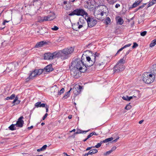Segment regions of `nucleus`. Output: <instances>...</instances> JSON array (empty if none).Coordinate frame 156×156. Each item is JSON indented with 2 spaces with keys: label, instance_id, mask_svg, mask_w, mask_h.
I'll return each mask as SVG.
<instances>
[{
  "label": "nucleus",
  "instance_id": "nucleus-57",
  "mask_svg": "<svg viewBox=\"0 0 156 156\" xmlns=\"http://www.w3.org/2000/svg\"><path fill=\"white\" fill-rule=\"evenodd\" d=\"M123 49V48L122 47V48H121L119 49L118 50V51H117V52L116 53L115 55H115H117V54H118L119 52H120V51H122Z\"/></svg>",
  "mask_w": 156,
  "mask_h": 156
},
{
  "label": "nucleus",
  "instance_id": "nucleus-20",
  "mask_svg": "<svg viewBox=\"0 0 156 156\" xmlns=\"http://www.w3.org/2000/svg\"><path fill=\"white\" fill-rule=\"evenodd\" d=\"M116 18H117V19L118 18V19L116 20L117 23L120 25H122L124 22L120 16H118Z\"/></svg>",
  "mask_w": 156,
  "mask_h": 156
},
{
  "label": "nucleus",
  "instance_id": "nucleus-49",
  "mask_svg": "<svg viewBox=\"0 0 156 156\" xmlns=\"http://www.w3.org/2000/svg\"><path fill=\"white\" fill-rule=\"evenodd\" d=\"M101 146V144L100 143H98L95 146H93V147H96L97 148H98L99 147H100Z\"/></svg>",
  "mask_w": 156,
  "mask_h": 156
},
{
  "label": "nucleus",
  "instance_id": "nucleus-7",
  "mask_svg": "<svg viewBox=\"0 0 156 156\" xmlns=\"http://www.w3.org/2000/svg\"><path fill=\"white\" fill-rule=\"evenodd\" d=\"M86 56V63L85 64L86 66L90 67L92 66L94 64V65L95 61L94 60L91 59L90 57H88V55L86 54L84 55Z\"/></svg>",
  "mask_w": 156,
  "mask_h": 156
},
{
  "label": "nucleus",
  "instance_id": "nucleus-51",
  "mask_svg": "<svg viewBox=\"0 0 156 156\" xmlns=\"http://www.w3.org/2000/svg\"><path fill=\"white\" fill-rule=\"evenodd\" d=\"M48 115L47 113H46L43 116V117H42V119L41 120V121H42L43 120H44L47 117V116Z\"/></svg>",
  "mask_w": 156,
  "mask_h": 156
},
{
  "label": "nucleus",
  "instance_id": "nucleus-3",
  "mask_svg": "<svg viewBox=\"0 0 156 156\" xmlns=\"http://www.w3.org/2000/svg\"><path fill=\"white\" fill-rule=\"evenodd\" d=\"M74 51L72 47H68L61 50L62 55V59L65 60L68 58Z\"/></svg>",
  "mask_w": 156,
  "mask_h": 156
},
{
  "label": "nucleus",
  "instance_id": "nucleus-13",
  "mask_svg": "<svg viewBox=\"0 0 156 156\" xmlns=\"http://www.w3.org/2000/svg\"><path fill=\"white\" fill-rule=\"evenodd\" d=\"M102 8L103 9H105V11H104V10H102V9L100 10V15H101V16H103L104 13H105L106 15H107L108 13V8L105 5L102 6Z\"/></svg>",
  "mask_w": 156,
  "mask_h": 156
},
{
  "label": "nucleus",
  "instance_id": "nucleus-58",
  "mask_svg": "<svg viewBox=\"0 0 156 156\" xmlns=\"http://www.w3.org/2000/svg\"><path fill=\"white\" fill-rule=\"evenodd\" d=\"M44 107H45V108H46V112H48V108H49V106L47 105V104L45 105V106Z\"/></svg>",
  "mask_w": 156,
  "mask_h": 156
},
{
  "label": "nucleus",
  "instance_id": "nucleus-31",
  "mask_svg": "<svg viewBox=\"0 0 156 156\" xmlns=\"http://www.w3.org/2000/svg\"><path fill=\"white\" fill-rule=\"evenodd\" d=\"M78 25L77 24H76L74 23L73 24L72 26V28L74 30H76V31H78Z\"/></svg>",
  "mask_w": 156,
  "mask_h": 156
},
{
  "label": "nucleus",
  "instance_id": "nucleus-53",
  "mask_svg": "<svg viewBox=\"0 0 156 156\" xmlns=\"http://www.w3.org/2000/svg\"><path fill=\"white\" fill-rule=\"evenodd\" d=\"M77 24L78 25V30H79V29H80L82 27H83V26H84L83 25H82V24H78V23H77Z\"/></svg>",
  "mask_w": 156,
  "mask_h": 156
},
{
  "label": "nucleus",
  "instance_id": "nucleus-62",
  "mask_svg": "<svg viewBox=\"0 0 156 156\" xmlns=\"http://www.w3.org/2000/svg\"><path fill=\"white\" fill-rule=\"evenodd\" d=\"M116 148V147L115 146H114L113 147L111 150V151H112V152L113 151H115Z\"/></svg>",
  "mask_w": 156,
  "mask_h": 156
},
{
  "label": "nucleus",
  "instance_id": "nucleus-42",
  "mask_svg": "<svg viewBox=\"0 0 156 156\" xmlns=\"http://www.w3.org/2000/svg\"><path fill=\"white\" fill-rule=\"evenodd\" d=\"M147 32L146 31H144L140 33V35L142 36H145L147 34Z\"/></svg>",
  "mask_w": 156,
  "mask_h": 156
},
{
  "label": "nucleus",
  "instance_id": "nucleus-22",
  "mask_svg": "<svg viewBox=\"0 0 156 156\" xmlns=\"http://www.w3.org/2000/svg\"><path fill=\"white\" fill-rule=\"evenodd\" d=\"M44 69H35L34 70V71L35 72L36 75H39L41 74V73L43 72Z\"/></svg>",
  "mask_w": 156,
  "mask_h": 156
},
{
  "label": "nucleus",
  "instance_id": "nucleus-44",
  "mask_svg": "<svg viewBox=\"0 0 156 156\" xmlns=\"http://www.w3.org/2000/svg\"><path fill=\"white\" fill-rule=\"evenodd\" d=\"M14 98L15 99L12 102V103L14 104L13 105H15V103L17 101L18 99V98L17 96L16 97H15Z\"/></svg>",
  "mask_w": 156,
  "mask_h": 156
},
{
  "label": "nucleus",
  "instance_id": "nucleus-6",
  "mask_svg": "<svg viewBox=\"0 0 156 156\" xmlns=\"http://www.w3.org/2000/svg\"><path fill=\"white\" fill-rule=\"evenodd\" d=\"M69 68L71 69L70 70L71 75L73 76L75 78H78L80 76V73H82L80 70L75 68L73 67L69 66Z\"/></svg>",
  "mask_w": 156,
  "mask_h": 156
},
{
  "label": "nucleus",
  "instance_id": "nucleus-18",
  "mask_svg": "<svg viewBox=\"0 0 156 156\" xmlns=\"http://www.w3.org/2000/svg\"><path fill=\"white\" fill-rule=\"evenodd\" d=\"M46 105V104L41 103V102H38L35 104V106L37 108L39 107H44Z\"/></svg>",
  "mask_w": 156,
  "mask_h": 156
},
{
  "label": "nucleus",
  "instance_id": "nucleus-54",
  "mask_svg": "<svg viewBox=\"0 0 156 156\" xmlns=\"http://www.w3.org/2000/svg\"><path fill=\"white\" fill-rule=\"evenodd\" d=\"M131 45V44H126L123 47H122L124 49L125 48H126L127 47H129Z\"/></svg>",
  "mask_w": 156,
  "mask_h": 156
},
{
  "label": "nucleus",
  "instance_id": "nucleus-39",
  "mask_svg": "<svg viewBox=\"0 0 156 156\" xmlns=\"http://www.w3.org/2000/svg\"><path fill=\"white\" fill-rule=\"evenodd\" d=\"M113 139V138L112 137L108 138L105 140V143H107L109 141L112 140Z\"/></svg>",
  "mask_w": 156,
  "mask_h": 156
},
{
  "label": "nucleus",
  "instance_id": "nucleus-12",
  "mask_svg": "<svg viewBox=\"0 0 156 156\" xmlns=\"http://www.w3.org/2000/svg\"><path fill=\"white\" fill-rule=\"evenodd\" d=\"M53 59L59 57H61L62 59V55L61 50L59 51L58 52H55L52 53Z\"/></svg>",
  "mask_w": 156,
  "mask_h": 156
},
{
  "label": "nucleus",
  "instance_id": "nucleus-27",
  "mask_svg": "<svg viewBox=\"0 0 156 156\" xmlns=\"http://www.w3.org/2000/svg\"><path fill=\"white\" fill-rule=\"evenodd\" d=\"M100 11L99 10H95L94 11V15L95 16V17L97 19L99 20V18H98V16L100 15Z\"/></svg>",
  "mask_w": 156,
  "mask_h": 156
},
{
  "label": "nucleus",
  "instance_id": "nucleus-34",
  "mask_svg": "<svg viewBox=\"0 0 156 156\" xmlns=\"http://www.w3.org/2000/svg\"><path fill=\"white\" fill-rule=\"evenodd\" d=\"M105 21L106 24L108 25L111 23V19L109 17H107Z\"/></svg>",
  "mask_w": 156,
  "mask_h": 156
},
{
  "label": "nucleus",
  "instance_id": "nucleus-24",
  "mask_svg": "<svg viewBox=\"0 0 156 156\" xmlns=\"http://www.w3.org/2000/svg\"><path fill=\"white\" fill-rule=\"evenodd\" d=\"M72 89V88L71 87L70 88V90L65 93V95L62 98V99H66L68 97H69V96L70 92L71 90Z\"/></svg>",
  "mask_w": 156,
  "mask_h": 156
},
{
  "label": "nucleus",
  "instance_id": "nucleus-25",
  "mask_svg": "<svg viewBox=\"0 0 156 156\" xmlns=\"http://www.w3.org/2000/svg\"><path fill=\"white\" fill-rule=\"evenodd\" d=\"M137 92L138 94V96L137 97L138 98H139L140 97V96L139 94L140 91L139 90H138L137 91ZM133 97L136 98L137 97V96H135V95H133L132 96L128 97V96H127V98L128 101H130V100L131 99H132Z\"/></svg>",
  "mask_w": 156,
  "mask_h": 156
},
{
  "label": "nucleus",
  "instance_id": "nucleus-63",
  "mask_svg": "<svg viewBox=\"0 0 156 156\" xmlns=\"http://www.w3.org/2000/svg\"><path fill=\"white\" fill-rule=\"evenodd\" d=\"M131 51V50L130 49H129L127 51H126V54L125 55V56H126L127 55H128V54H129V52H130V51Z\"/></svg>",
  "mask_w": 156,
  "mask_h": 156
},
{
  "label": "nucleus",
  "instance_id": "nucleus-37",
  "mask_svg": "<svg viewBox=\"0 0 156 156\" xmlns=\"http://www.w3.org/2000/svg\"><path fill=\"white\" fill-rule=\"evenodd\" d=\"M156 44V43L155 41L154 40L152 41L150 44V47H153L155 46V45Z\"/></svg>",
  "mask_w": 156,
  "mask_h": 156
},
{
  "label": "nucleus",
  "instance_id": "nucleus-45",
  "mask_svg": "<svg viewBox=\"0 0 156 156\" xmlns=\"http://www.w3.org/2000/svg\"><path fill=\"white\" fill-rule=\"evenodd\" d=\"M147 4V3L144 4L140 6L138 8H137V10H139L143 8H144L145 5Z\"/></svg>",
  "mask_w": 156,
  "mask_h": 156
},
{
  "label": "nucleus",
  "instance_id": "nucleus-40",
  "mask_svg": "<svg viewBox=\"0 0 156 156\" xmlns=\"http://www.w3.org/2000/svg\"><path fill=\"white\" fill-rule=\"evenodd\" d=\"M78 129V130L79 132V133H86L90 130V129H89V130H87V131H83V130H80V129Z\"/></svg>",
  "mask_w": 156,
  "mask_h": 156
},
{
  "label": "nucleus",
  "instance_id": "nucleus-26",
  "mask_svg": "<svg viewBox=\"0 0 156 156\" xmlns=\"http://www.w3.org/2000/svg\"><path fill=\"white\" fill-rule=\"evenodd\" d=\"M98 151V150L97 149H94L90 150L87 153L89 155H92L97 153Z\"/></svg>",
  "mask_w": 156,
  "mask_h": 156
},
{
  "label": "nucleus",
  "instance_id": "nucleus-35",
  "mask_svg": "<svg viewBox=\"0 0 156 156\" xmlns=\"http://www.w3.org/2000/svg\"><path fill=\"white\" fill-rule=\"evenodd\" d=\"M125 61L124 60L123 58L121 59L118 62L117 64H119L120 65H121L122 64H124L125 62Z\"/></svg>",
  "mask_w": 156,
  "mask_h": 156
},
{
  "label": "nucleus",
  "instance_id": "nucleus-55",
  "mask_svg": "<svg viewBox=\"0 0 156 156\" xmlns=\"http://www.w3.org/2000/svg\"><path fill=\"white\" fill-rule=\"evenodd\" d=\"M131 45V44H126L123 47H122L124 49L125 48H126L127 47H129Z\"/></svg>",
  "mask_w": 156,
  "mask_h": 156
},
{
  "label": "nucleus",
  "instance_id": "nucleus-60",
  "mask_svg": "<svg viewBox=\"0 0 156 156\" xmlns=\"http://www.w3.org/2000/svg\"><path fill=\"white\" fill-rule=\"evenodd\" d=\"M119 137H118L115 139L112 140L111 142L113 143V142H115L117 141V140L119 139Z\"/></svg>",
  "mask_w": 156,
  "mask_h": 156
},
{
  "label": "nucleus",
  "instance_id": "nucleus-14",
  "mask_svg": "<svg viewBox=\"0 0 156 156\" xmlns=\"http://www.w3.org/2000/svg\"><path fill=\"white\" fill-rule=\"evenodd\" d=\"M44 58L45 59L50 60L53 59L52 53L48 52L44 55Z\"/></svg>",
  "mask_w": 156,
  "mask_h": 156
},
{
  "label": "nucleus",
  "instance_id": "nucleus-8",
  "mask_svg": "<svg viewBox=\"0 0 156 156\" xmlns=\"http://www.w3.org/2000/svg\"><path fill=\"white\" fill-rule=\"evenodd\" d=\"M125 68L123 65L117 64L113 68L114 73H118L123 71Z\"/></svg>",
  "mask_w": 156,
  "mask_h": 156
},
{
  "label": "nucleus",
  "instance_id": "nucleus-43",
  "mask_svg": "<svg viewBox=\"0 0 156 156\" xmlns=\"http://www.w3.org/2000/svg\"><path fill=\"white\" fill-rule=\"evenodd\" d=\"M155 4L154 2L152 1H151L148 4V6L147 8L152 6L153 5Z\"/></svg>",
  "mask_w": 156,
  "mask_h": 156
},
{
  "label": "nucleus",
  "instance_id": "nucleus-56",
  "mask_svg": "<svg viewBox=\"0 0 156 156\" xmlns=\"http://www.w3.org/2000/svg\"><path fill=\"white\" fill-rule=\"evenodd\" d=\"M94 65H95V66H100L101 65V64L100 63H98V62H97V61H96L95 64H94Z\"/></svg>",
  "mask_w": 156,
  "mask_h": 156
},
{
  "label": "nucleus",
  "instance_id": "nucleus-1",
  "mask_svg": "<svg viewBox=\"0 0 156 156\" xmlns=\"http://www.w3.org/2000/svg\"><path fill=\"white\" fill-rule=\"evenodd\" d=\"M85 64L80 59L76 58L71 63V67H73L80 70L82 73H84L87 70Z\"/></svg>",
  "mask_w": 156,
  "mask_h": 156
},
{
  "label": "nucleus",
  "instance_id": "nucleus-50",
  "mask_svg": "<svg viewBox=\"0 0 156 156\" xmlns=\"http://www.w3.org/2000/svg\"><path fill=\"white\" fill-rule=\"evenodd\" d=\"M90 1V2H88V1H87L86 2V3H87V5H88V6H89V3H90L91 4V5H93L92 3V2H93L94 1H92V0H89V1Z\"/></svg>",
  "mask_w": 156,
  "mask_h": 156
},
{
  "label": "nucleus",
  "instance_id": "nucleus-46",
  "mask_svg": "<svg viewBox=\"0 0 156 156\" xmlns=\"http://www.w3.org/2000/svg\"><path fill=\"white\" fill-rule=\"evenodd\" d=\"M112 152V151H111V150L106 152L104 154L105 155H107L110 154V153H111Z\"/></svg>",
  "mask_w": 156,
  "mask_h": 156
},
{
  "label": "nucleus",
  "instance_id": "nucleus-61",
  "mask_svg": "<svg viewBox=\"0 0 156 156\" xmlns=\"http://www.w3.org/2000/svg\"><path fill=\"white\" fill-rule=\"evenodd\" d=\"M78 90L79 91V92H80L81 91V90L82 89V87L81 86L79 85L78 88L77 87V89H78Z\"/></svg>",
  "mask_w": 156,
  "mask_h": 156
},
{
  "label": "nucleus",
  "instance_id": "nucleus-30",
  "mask_svg": "<svg viewBox=\"0 0 156 156\" xmlns=\"http://www.w3.org/2000/svg\"><path fill=\"white\" fill-rule=\"evenodd\" d=\"M73 93L75 95H77L79 94L80 92L76 87H73Z\"/></svg>",
  "mask_w": 156,
  "mask_h": 156
},
{
  "label": "nucleus",
  "instance_id": "nucleus-28",
  "mask_svg": "<svg viewBox=\"0 0 156 156\" xmlns=\"http://www.w3.org/2000/svg\"><path fill=\"white\" fill-rule=\"evenodd\" d=\"M16 124H12L9 127V129L11 130H14L16 129V128L15 127Z\"/></svg>",
  "mask_w": 156,
  "mask_h": 156
},
{
  "label": "nucleus",
  "instance_id": "nucleus-5",
  "mask_svg": "<svg viewBox=\"0 0 156 156\" xmlns=\"http://www.w3.org/2000/svg\"><path fill=\"white\" fill-rule=\"evenodd\" d=\"M85 20L87 23L88 27L91 28L95 26L97 23V21L93 17H90L88 15L85 16Z\"/></svg>",
  "mask_w": 156,
  "mask_h": 156
},
{
  "label": "nucleus",
  "instance_id": "nucleus-19",
  "mask_svg": "<svg viewBox=\"0 0 156 156\" xmlns=\"http://www.w3.org/2000/svg\"><path fill=\"white\" fill-rule=\"evenodd\" d=\"M142 0H141L139 2L137 1H136L130 7H129V9H132L133 8H135L138 6L141 2Z\"/></svg>",
  "mask_w": 156,
  "mask_h": 156
},
{
  "label": "nucleus",
  "instance_id": "nucleus-29",
  "mask_svg": "<svg viewBox=\"0 0 156 156\" xmlns=\"http://www.w3.org/2000/svg\"><path fill=\"white\" fill-rule=\"evenodd\" d=\"M15 95L14 94H12L10 97H7L5 98V100H12L15 97Z\"/></svg>",
  "mask_w": 156,
  "mask_h": 156
},
{
  "label": "nucleus",
  "instance_id": "nucleus-9",
  "mask_svg": "<svg viewBox=\"0 0 156 156\" xmlns=\"http://www.w3.org/2000/svg\"><path fill=\"white\" fill-rule=\"evenodd\" d=\"M23 116H20L17 120L16 124V126L17 127H22L24 124V121L23 120Z\"/></svg>",
  "mask_w": 156,
  "mask_h": 156
},
{
  "label": "nucleus",
  "instance_id": "nucleus-10",
  "mask_svg": "<svg viewBox=\"0 0 156 156\" xmlns=\"http://www.w3.org/2000/svg\"><path fill=\"white\" fill-rule=\"evenodd\" d=\"M35 72L34 70L30 72V73L29 74V76L25 79L26 82H27L30 80L33 79L34 77L37 76V75H36Z\"/></svg>",
  "mask_w": 156,
  "mask_h": 156
},
{
  "label": "nucleus",
  "instance_id": "nucleus-23",
  "mask_svg": "<svg viewBox=\"0 0 156 156\" xmlns=\"http://www.w3.org/2000/svg\"><path fill=\"white\" fill-rule=\"evenodd\" d=\"M48 18L49 20H52L55 18V14L54 12L52 13V15H49L48 16Z\"/></svg>",
  "mask_w": 156,
  "mask_h": 156
},
{
  "label": "nucleus",
  "instance_id": "nucleus-38",
  "mask_svg": "<svg viewBox=\"0 0 156 156\" xmlns=\"http://www.w3.org/2000/svg\"><path fill=\"white\" fill-rule=\"evenodd\" d=\"M107 1L108 3L110 4L113 5L116 2L117 0H108V1Z\"/></svg>",
  "mask_w": 156,
  "mask_h": 156
},
{
  "label": "nucleus",
  "instance_id": "nucleus-16",
  "mask_svg": "<svg viewBox=\"0 0 156 156\" xmlns=\"http://www.w3.org/2000/svg\"><path fill=\"white\" fill-rule=\"evenodd\" d=\"M48 43V42H46L45 41H42L37 43L35 45V47L36 48L41 47L44 45L47 44Z\"/></svg>",
  "mask_w": 156,
  "mask_h": 156
},
{
  "label": "nucleus",
  "instance_id": "nucleus-41",
  "mask_svg": "<svg viewBox=\"0 0 156 156\" xmlns=\"http://www.w3.org/2000/svg\"><path fill=\"white\" fill-rule=\"evenodd\" d=\"M131 108V105L129 104H127L126 106L125 107V108L126 110H129Z\"/></svg>",
  "mask_w": 156,
  "mask_h": 156
},
{
  "label": "nucleus",
  "instance_id": "nucleus-48",
  "mask_svg": "<svg viewBox=\"0 0 156 156\" xmlns=\"http://www.w3.org/2000/svg\"><path fill=\"white\" fill-rule=\"evenodd\" d=\"M94 55L95 56L96 58H97V57H99L100 55V53H98L97 52H96L95 53H94Z\"/></svg>",
  "mask_w": 156,
  "mask_h": 156
},
{
  "label": "nucleus",
  "instance_id": "nucleus-17",
  "mask_svg": "<svg viewBox=\"0 0 156 156\" xmlns=\"http://www.w3.org/2000/svg\"><path fill=\"white\" fill-rule=\"evenodd\" d=\"M44 70H45L46 72H50L54 70V69L52 67V65L49 64L45 66Z\"/></svg>",
  "mask_w": 156,
  "mask_h": 156
},
{
  "label": "nucleus",
  "instance_id": "nucleus-52",
  "mask_svg": "<svg viewBox=\"0 0 156 156\" xmlns=\"http://www.w3.org/2000/svg\"><path fill=\"white\" fill-rule=\"evenodd\" d=\"M58 29V28L56 26H54V27L51 28V29L53 30H57Z\"/></svg>",
  "mask_w": 156,
  "mask_h": 156
},
{
  "label": "nucleus",
  "instance_id": "nucleus-36",
  "mask_svg": "<svg viewBox=\"0 0 156 156\" xmlns=\"http://www.w3.org/2000/svg\"><path fill=\"white\" fill-rule=\"evenodd\" d=\"M65 90L64 88H62L59 91H58V95H61L62 94L64 93Z\"/></svg>",
  "mask_w": 156,
  "mask_h": 156
},
{
  "label": "nucleus",
  "instance_id": "nucleus-21",
  "mask_svg": "<svg viewBox=\"0 0 156 156\" xmlns=\"http://www.w3.org/2000/svg\"><path fill=\"white\" fill-rule=\"evenodd\" d=\"M84 19L85 18L83 17L80 18L77 23L84 25L85 24Z\"/></svg>",
  "mask_w": 156,
  "mask_h": 156
},
{
  "label": "nucleus",
  "instance_id": "nucleus-59",
  "mask_svg": "<svg viewBox=\"0 0 156 156\" xmlns=\"http://www.w3.org/2000/svg\"><path fill=\"white\" fill-rule=\"evenodd\" d=\"M47 147V145H44L43 146V147H42V148H43V150L44 151L46 149Z\"/></svg>",
  "mask_w": 156,
  "mask_h": 156
},
{
  "label": "nucleus",
  "instance_id": "nucleus-2",
  "mask_svg": "<svg viewBox=\"0 0 156 156\" xmlns=\"http://www.w3.org/2000/svg\"><path fill=\"white\" fill-rule=\"evenodd\" d=\"M155 79V75L149 73H144L142 75V80L145 83L150 84L152 83Z\"/></svg>",
  "mask_w": 156,
  "mask_h": 156
},
{
  "label": "nucleus",
  "instance_id": "nucleus-15",
  "mask_svg": "<svg viewBox=\"0 0 156 156\" xmlns=\"http://www.w3.org/2000/svg\"><path fill=\"white\" fill-rule=\"evenodd\" d=\"M85 53H88L90 54L88 56V57H90L91 58V59L94 60L95 61H96V58L95 56H94V53H93L90 50H86L84 52Z\"/></svg>",
  "mask_w": 156,
  "mask_h": 156
},
{
  "label": "nucleus",
  "instance_id": "nucleus-4",
  "mask_svg": "<svg viewBox=\"0 0 156 156\" xmlns=\"http://www.w3.org/2000/svg\"><path fill=\"white\" fill-rule=\"evenodd\" d=\"M74 15L83 16L84 15L85 16L88 15V14L84 9L81 8H78L74 10L68 15L69 16H73Z\"/></svg>",
  "mask_w": 156,
  "mask_h": 156
},
{
  "label": "nucleus",
  "instance_id": "nucleus-64",
  "mask_svg": "<svg viewBox=\"0 0 156 156\" xmlns=\"http://www.w3.org/2000/svg\"><path fill=\"white\" fill-rule=\"evenodd\" d=\"M122 98L123 100H126L128 101L127 98V96H126V97L123 96V97H122Z\"/></svg>",
  "mask_w": 156,
  "mask_h": 156
},
{
  "label": "nucleus",
  "instance_id": "nucleus-11",
  "mask_svg": "<svg viewBox=\"0 0 156 156\" xmlns=\"http://www.w3.org/2000/svg\"><path fill=\"white\" fill-rule=\"evenodd\" d=\"M15 65L13 63L8 64L5 71L7 72H9L15 69Z\"/></svg>",
  "mask_w": 156,
  "mask_h": 156
},
{
  "label": "nucleus",
  "instance_id": "nucleus-32",
  "mask_svg": "<svg viewBox=\"0 0 156 156\" xmlns=\"http://www.w3.org/2000/svg\"><path fill=\"white\" fill-rule=\"evenodd\" d=\"M48 17L47 16H44L43 17V18L41 19L39 21V22H43L44 21H48Z\"/></svg>",
  "mask_w": 156,
  "mask_h": 156
},
{
  "label": "nucleus",
  "instance_id": "nucleus-47",
  "mask_svg": "<svg viewBox=\"0 0 156 156\" xmlns=\"http://www.w3.org/2000/svg\"><path fill=\"white\" fill-rule=\"evenodd\" d=\"M132 46V48H134L138 46V44L136 42H134Z\"/></svg>",
  "mask_w": 156,
  "mask_h": 156
},
{
  "label": "nucleus",
  "instance_id": "nucleus-33",
  "mask_svg": "<svg viewBox=\"0 0 156 156\" xmlns=\"http://www.w3.org/2000/svg\"><path fill=\"white\" fill-rule=\"evenodd\" d=\"M152 66L153 68L151 72L154 74H156V65H154Z\"/></svg>",
  "mask_w": 156,
  "mask_h": 156
}]
</instances>
